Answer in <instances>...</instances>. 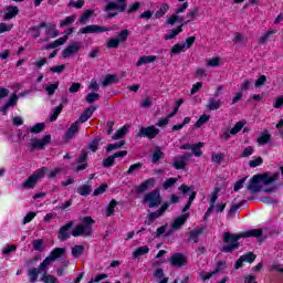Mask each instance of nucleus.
<instances>
[{
    "label": "nucleus",
    "instance_id": "obj_64",
    "mask_svg": "<svg viewBox=\"0 0 283 283\" xmlns=\"http://www.w3.org/2000/svg\"><path fill=\"white\" fill-rule=\"evenodd\" d=\"M282 105H283V95L279 96V97L274 101L273 107H274L275 109H280V107H282Z\"/></svg>",
    "mask_w": 283,
    "mask_h": 283
},
{
    "label": "nucleus",
    "instance_id": "obj_41",
    "mask_svg": "<svg viewBox=\"0 0 283 283\" xmlns=\"http://www.w3.org/2000/svg\"><path fill=\"white\" fill-rule=\"evenodd\" d=\"M180 52H187L182 43L175 44L170 50V55L174 56L176 54H180Z\"/></svg>",
    "mask_w": 283,
    "mask_h": 283
},
{
    "label": "nucleus",
    "instance_id": "obj_27",
    "mask_svg": "<svg viewBox=\"0 0 283 283\" xmlns=\"http://www.w3.org/2000/svg\"><path fill=\"white\" fill-rule=\"evenodd\" d=\"M114 83H118V77L116 75H106L102 78L103 87L114 85Z\"/></svg>",
    "mask_w": 283,
    "mask_h": 283
},
{
    "label": "nucleus",
    "instance_id": "obj_45",
    "mask_svg": "<svg viewBox=\"0 0 283 283\" xmlns=\"http://www.w3.org/2000/svg\"><path fill=\"white\" fill-rule=\"evenodd\" d=\"M247 125V122H238L234 124V126L230 129V134L232 136H235L244 126Z\"/></svg>",
    "mask_w": 283,
    "mask_h": 283
},
{
    "label": "nucleus",
    "instance_id": "obj_29",
    "mask_svg": "<svg viewBox=\"0 0 283 283\" xmlns=\"http://www.w3.org/2000/svg\"><path fill=\"white\" fill-rule=\"evenodd\" d=\"M65 255V248H57L51 252L49 258L54 262V260H59L60 258H63Z\"/></svg>",
    "mask_w": 283,
    "mask_h": 283
},
{
    "label": "nucleus",
    "instance_id": "obj_58",
    "mask_svg": "<svg viewBox=\"0 0 283 283\" xmlns=\"http://www.w3.org/2000/svg\"><path fill=\"white\" fill-rule=\"evenodd\" d=\"M241 258H243V262H249L250 264L255 262V254H253L252 252L243 254Z\"/></svg>",
    "mask_w": 283,
    "mask_h": 283
},
{
    "label": "nucleus",
    "instance_id": "obj_63",
    "mask_svg": "<svg viewBox=\"0 0 283 283\" xmlns=\"http://www.w3.org/2000/svg\"><path fill=\"white\" fill-rule=\"evenodd\" d=\"M33 249L34 251H43V240H35L33 241Z\"/></svg>",
    "mask_w": 283,
    "mask_h": 283
},
{
    "label": "nucleus",
    "instance_id": "obj_28",
    "mask_svg": "<svg viewBox=\"0 0 283 283\" xmlns=\"http://www.w3.org/2000/svg\"><path fill=\"white\" fill-rule=\"evenodd\" d=\"M39 273H42L39 268H32L28 272V277L30 283H35L39 280Z\"/></svg>",
    "mask_w": 283,
    "mask_h": 283
},
{
    "label": "nucleus",
    "instance_id": "obj_14",
    "mask_svg": "<svg viewBox=\"0 0 283 283\" xmlns=\"http://www.w3.org/2000/svg\"><path fill=\"white\" fill-rule=\"evenodd\" d=\"M256 143L258 145H260V147L269 145V143H271V132H269V129H264L263 132H261L256 138Z\"/></svg>",
    "mask_w": 283,
    "mask_h": 283
},
{
    "label": "nucleus",
    "instance_id": "obj_61",
    "mask_svg": "<svg viewBox=\"0 0 283 283\" xmlns=\"http://www.w3.org/2000/svg\"><path fill=\"white\" fill-rule=\"evenodd\" d=\"M241 156H242V158H249V156H253V147L252 146L245 147L243 149Z\"/></svg>",
    "mask_w": 283,
    "mask_h": 283
},
{
    "label": "nucleus",
    "instance_id": "obj_16",
    "mask_svg": "<svg viewBox=\"0 0 283 283\" xmlns=\"http://www.w3.org/2000/svg\"><path fill=\"white\" fill-rule=\"evenodd\" d=\"M18 102H19V96L17 95V93H13L11 97L8 99L7 104H4L1 107L0 112H2V114H7L8 109H10V107H15Z\"/></svg>",
    "mask_w": 283,
    "mask_h": 283
},
{
    "label": "nucleus",
    "instance_id": "obj_25",
    "mask_svg": "<svg viewBox=\"0 0 283 283\" xmlns=\"http://www.w3.org/2000/svg\"><path fill=\"white\" fill-rule=\"evenodd\" d=\"M43 90L46 92L48 96H54V92L59 90V82L44 84Z\"/></svg>",
    "mask_w": 283,
    "mask_h": 283
},
{
    "label": "nucleus",
    "instance_id": "obj_59",
    "mask_svg": "<svg viewBox=\"0 0 283 283\" xmlns=\"http://www.w3.org/2000/svg\"><path fill=\"white\" fill-rule=\"evenodd\" d=\"M270 271H276V273H283V264L275 262L270 266Z\"/></svg>",
    "mask_w": 283,
    "mask_h": 283
},
{
    "label": "nucleus",
    "instance_id": "obj_13",
    "mask_svg": "<svg viewBox=\"0 0 283 283\" xmlns=\"http://www.w3.org/2000/svg\"><path fill=\"white\" fill-rule=\"evenodd\" d=\"M169 262L172 266H185L187 264V258L180 253H176L170 256Z\"/></svg>",
    "mask_w": 283,
    "mask_h": 283
},
{
    "label": "nucleus",
    "instance_id": "obj_33",
    "mask_svg": "<svg viewBox=\"0 0 283 283\" xmlns=\"http://www.w3.org/2000/svg\"><path fill=\"white\" fill-rule=\"evenodd\" d=\"M45 174H48V168L42 167L38 170H35L32 176L35 178V180L39 182V180H43L45 178Z\"/></svg>",
    "mask_w": 283,
    "mask_h": 283
},
{
    "label": "nucleus",
    "instance_id": "obj_17",
    "mask_svg": "<svg viewBox=\"0 0 283 283\" xmlns=\"http://www.w3.org/2000/svg\"><path fill=\"white\" fill-rule=\"evenodd\" d=\"M41 28H45V35L49 39H56L59 35V30H56V24H41Z\"/></svg>",
    "mask_w": 283,
    "mask_h": 283
},
{
    "label": "nucleus",
    "instance_id": "obj_12",
    "mask_svg": "<svg viewBox=\"0 0 283 283\" xmlns=\"http://www.w3.org/2000/svg\"><path fill=\"white\" fill-rule=\"evenodd\" d=\"M78 50H81V43L73 42L62 51V56H64V59H70V56H72V54H76Z\"/></svg>",
    "mask_w": 283,
    "mask_h": 283
},
{
    "label": "nucleus",
    "instance_id": "obj_31",
    "mask_svg": "<svg viewBox=\"0 0 283 283\" xmlns=\"http://www.w3.org/2000/svg\"><path fill=\"white\" fill-rule=\"evenodd\" d=\"M189 158H191V154L185 155L184 158L175 159V167L177 169H185V166L187 165L185 161L189 160Z\"/></svg>",
    "mask_w": 283,
    "mask_h": 283
},
{
    "label": "nucleus",
    "instance_id": "obj_57",
    "mask_svg": "<svg viewBox=\"0 0 283 283\" xmlns=\"http://www.w3.org/2000/svg\"><path fill=\"white\" fill-rule=\"evenodd\" d=\"M187 8H189V3L184 2L182 4H180L179 7L176 8L175 10V17H178V14H182V12H185L187 10Z\"/></svg>",
    "mask_w": 283,
    "mask_h": 283
},
{
    "label": "nucleus",
    "instance_id": "obj_32",
    "mask_svg": "<svg viewBox=\"0 0 283 283\" xmlns=\"http://www.w3.org/2000/svg\"><path fill=\"white\" fill-rule=\"evenodd\" d=\"M213 275H218V271H212V272L201 271L199 273V280H201V282H209V280H211Z\"/></svg>",
    "mask_w": 283,
    "mask_h": 283
},
{
    "label": "nucleus",
    "instance_id": "obj_24",
    "mask_svg": "<svg viewBox=\"0 0 283 283\" xmlns=\"http://www.w3.org/2000/svg\"><path fill=\"white\" fill-rule=\"evenodd\" d=\"M222 105V102L220 99H216L214 97H211L209 101H208V104H207V109H209L210 112H216V109H220Z\"/></svg>",
    "mask_w": 283,
    "mask_h": 283
},
{
    "label": "nucleus",
    "instance_id": "obj_39",
    "mask_svg": "<svg viewBox=\"0 0 283 283\" xmlns=\"http://www.w3.org/2000/svg\"><path fill=\"white\" fill-rule=\"evenodd\" d=\"M36 182H39L35 177L32 175L22 184L24 189H32L33 187H36Z\"/></svg>",
    "mask_w": 283,
    "mask_h": 283
},
{
    "label": "nucleus",
    "instance_id": "obj_40",
    "mask_svg": "<svg viewBox=\"0 0 283 283\" xmlns=\"http://www.w3.org/2000/svg\"><path fill=\"white\" fill-rule=\"evenodd\" d=\"M41 282H43V283H59V279H56V276L48 274V272H45L44 274H42Z\"/></svg>",
    "mask_w": 283,
    "mask_h": 283
},
{
    "label": "nucleus",
    "instance_id": "obj_20",
    "mask_svg": "<svg viewBox=\"0 0 283 283\" xmlns=\"http://www.w3.org/2000/svg\"><path fill=\"white\" fill-rule=\"evenodd\" d=\"M158 56L156 55H144L140 56L136 63L137 67H140L143 65H149L150 63H156V60Z\"/></svg>",
    "mask_w": 283,
    "mask_h": 283
},
{
    "label": "nucleus",
    "instance_id": "obj_62",
    "mask_svg": "<svg viewBox=\"0 0 283 283\" xmlns=\"http://www.w3.org/2000/svg\"><path fill=\"white\" fill-rule=\"evenodd\" d=\"M99 95L97 93H88L86 96V103H94V101H98Z\"/></svg>",
    "mask_w": 283,
    "mask_h": 283
},
{
    "label": "nucleus",
    "instance_id": "obj_18",
    "mask_svg": "<svg viewBox=\"0 0 283 283\" xmlns=\"http://www.w3.org/2000/svg\"><path fill=\"white\" fill-rule=\"evenodd\" d=\"M17 14H19V8L8 6L4 8L3 19H4V21H10L11 19H14V17H17Z\"/></svg>",
    "mask_w": 283,
    "mask_h": 283
},
{
    "label": "nucleus",
    "instance_id": "obj_11",
    "mask_svg": "<svg viewBox=\"0 0 283 283\" xmlns=\"http://www.w3.org/2000/svg\"><path fill=\"white\" fill-rule=\"evenodd\" d=\"M72 32H74V29H67L65 31V35H63L62 38L55 40L54 42H52L51 44L48 45L46 50H52L54 48H59L60 45H63L67 42V39L70 38V34H72Z\"/></svg>",
    "mask_w": 283,
    "mask_h": 283
},
{
    "label": "nucleus",
    "instance_id": "obj_9",
    "mask_svg": "<svg viewBox=\"0 0 283 283\" xmlns=\"http://www.w3.org/2000/svg\"><path fill=\"white\" fill-rule=\"evenodd\" d=\"M188 219H189V213H184V214L177 217L170 226L168 235H171V233H174V231H178V229H180V227H182V224H185Z\"/></svg>",
    "mask_w": 283,
    "mask_h": 283
},
{
    "label": "nucleus",
    "instance_id": "obj_49",
    "mask_svg": "<svg viewBox=\"0 0 283 283\" xmlns=\"http://www.w3.org/2000/svg\"><path fill=\"white\" fill-rule=\"evenodd\" d=\"M129 129V126H123L122 128H119L116 134L113 136L114 140H118V138H123L125 136V134H127Z\"/></svg>",
    "mask_w": 283,
    "mask_h": 283
},
{
    "label": "nucleus",
    "instance_id": "obj_4",
    "mask_svg": "<svg viewBox=\"0 0 283 283\" xmlns=\"http://www.w3.org/2000/svg\"><path fill=\"white\" fill-rule=\"evenodd\" d=\"M92 224H94V219L92 217H83L82 224H78L74 228L72 235L78 238V235H91L92 234Z\"/></svg>",
    "mask_w": 283,
    "mask_h": 283
},
{
    "label": "nucleus",
    "instance_id": "obj_3",
    "mask_svg": "<svg viewBox=\"0 0 283 283\" xmlns=\"http://www.w3.org/2000/svg\"><path fill=\"white\" fill-rule=\"evenodd\" d=\"M241 238H244L242 235V232L239 234H231L229 232H226L223 234V242L226 245H223L222 251L223 253H231V251H235V249H238V247H240L239 240H241Z\"/></svg>",
    "mask_w": 283,
    "mask_h": 283
},
{
    "label": "nucleus",
    "instance_id": "obj_56",
    "mask_svg": "<svg viewBox=\"0 0 283 283\" xmlns=\"http://www.w3.org/2000/svg\"><path fill=\"white\" fill-rule=\"evenodd\" d=\"M129 36V31L123 30L118 36L116 38L119 43H125L127 41V38Z\"/></svg>",
    "mask_w": 283,
    "mask_h": 283
},
{
    "label": "nucleus",
    "instance_id": "obj_55",
    "mask_svg": "<svg viewBox=\"0 0 283 283\" xmlns=\"http://www.w3.org/2000/svg\"><path fill=\"white\" fill-rule=\"evenodd\" d=\"M178 182V178H168L164 182V189H170V187H174Z\"/></svg>",
    "mask_w": 283,
    "mask_h": 283
},
{
    "label": "nucleus",
    "instance_id": "obj_42",
    "mask_svg": "<svg viewBox=\"0 0 283 283\" xmlns=\"http://www.w3.org/2000/svg\"><path fill=\"white\" fill-rule=\"evenodd\" d=\"M209 118H211V116L203 114L199 117V119L195 123V127L196 129H200V127H202V125H205V123H209Z\"/></svg>",
    "mask_w": 283,
    "mask_h": 283
},
{
    "label": "nucleus",
    "instance_id": "obj_38",
    "mask_svg": "<svg viewBox=\"0 0 283 283\" xmlns=\"http://www.w3.org/2000/svg\"><path fill=\"white\" fill-rule=\"evenodd\" d=\"M147 253H149V247L144 245V247L137 248V249L133 252V256H134V258H140V255H147Z\"/></svg>",
    "mask_w": 283,
    "mask_h": 283
},
{
    "label": "nucleus",
    "instance_id": "obj_47",
    "mask_svg": "<svg viewBox=\"0 0 283 283\" xmlns=\"http://www.w3.org/2000/svg\"><path fill=\"white\" fill-rule=\"evenodd\" d=\"M169 12V4L164 3L160 6L159 10L156 12V18L160 19V17H165Z\"/></svg>",
    "mask_w": 283,
    "mask_h": 283
},
{
    "label": "nucleus",
    "instance_id": "obj_50",
    "mask_svg": "<svg viewBox=\"0 0 283 283\" xmlns=\"http://www.w3.org/2000/svg\"><path fill=\"white\" fill-rule=\"evenodd\" d=\"M84 251H85V247H83V245H75L72 249V256L73 258H78V255H83Z\"/></svg>",
    "mask_w": 283,
    "mask_h": 283
},
{
    "label": "nucleus",
    "instance_id": "obj_5",
    "mask_svg": "<svg viewBox=\"0 0 283 283\" xmlns=\"http://www.w3.org/2000/svg\"><path fill=\"white\" fill-rule=\"evenodd\" d=\"M104 10L105 12H108L107 19H112V17H116L115 11L125 12L127 10V0H116L115 2H108Z\"/></svg>",
    "mask_w": 283,
    "mask_h": 283
},
{
    "label": "nucleus",
    "instance_id": "obj_60",
    "mask_svg": "<svg viewBox=\"0 0 283 283\" xmlns=\"http://www.w3.org/2000/svg\"><path fill=\"white\" fill-rule=\"evenodd\" d=\"M262 163H263L262 157H256L255 159L250 160L249 165H250V167L255 168V167H260V165H262Z\"/></svg>",
    "mask_w": 283,
    "mask_h": 283
},
{
    "label": "nucleus",
    "instance_id": "obj_15",
    "mask_svg": "<svg viewBox=\"0 0 283 283\" xmlns=\"http://www.w3.org/2000/svg\"><path fill=\"white\" fill-rule=\"evenodd\" d=\"M155 185H156V179L154 178L147 179L136 188V193H145V191H148V189H153Z\"/></svg>",
    "mask_w": 283,
    "mask_h": 283
},
{
    "label": "nucleus",
    "instance_id": "obj_26",
    "mask_svg": "<svg viewBox=\"0 0 283 283\" xmlns=\"http://www.w3.org/2000/svg\"><path fill=\"white\" fill-rule=\"evenodd\" d=\"M78 122H75L71 125V127L66 130L65 138L66 140H72L75 134L78 132Z\"/></svg>",
    "mask_w": 283,
    "mask_h": 283
},
{
    "label": "nucleus",
    "instance_id": "obj_23",
    "mask_svg": "<svg viewBox=\"0 0 283 283\" xmlns=\"http://www.w3.org/2000/svg\"><path fill=\"white\" fill-rule=\"evenodd\" d=\"M180 32H182V24L179 25L177 29H171V30H169V31L164 35V39H165V41H171V39L177 38L178 34H180Z\"/></svg>",
    "mask_w": 283,
    "mask_h": 283
},
{
    "label": "nucleus",
    "instance_id": "obj_44",
    "mask_svg": "<svg viewBox=\"0 0 283 283\" xmlns=\"http://www.w3.org/2000/svg\"><path fill=\"white\" fill-rule=\"evenodd\" d=\"M116 207H118V201L113 199L109 202V205L107 206V208H106V216H107V218L112 217V214L114 213Z\"/></svg>",
    "mask_w": 283,
    "mask_h": 283
},
{
    "label": "nucleus",
    "instance_id": "obj_34",
    "mask_svg": "<svg viewBox=\"0 0 283 283\" xmlns=\"http://www.w3.org/2000/svg\"><path fill=\"white\" fill-rule=\"evenodd\" d=\"M207 67H220L222 60L220 57H211L206 61Z\"/></svg>",
    "mask_w": 283,
    "mask_h": 283
},
{
    "label": "nucleus",
    "instance_id": "obj_7",
    "mask_svg": "<svg viewBox=\"0 0 283 283\" xmlns=\"http://www.w3.org/2000/svg\"><path fill=\"white\" fill-rule=\"evenodd\" d=\"M111 30V28L91 24L80 29V34H101L103 32H109Z\"/></svg>",
    "mask_w": 283,
    "mask_h": 283
},
{
    "label": "nucleus",
    "instance_id": "obj_46",
    "mask_svg": "<svg viewBox=\"0 0 283 283\" xmlns=\"http://www.w3.org/2000/svg\"><path fill=\"white\" fill-rule=\"evenodd\" d=\"M76 21V15H69L60 22V28H66V25H72Z\"/></svg>",
    "mask_w": 283,
    "mask_h": 283
},
{
    "label": "nucleus",
    "instance_id": "obj_52",
    "mask_svg": "<svg viewBox=\"0 0 283 283\" xmlns=\"http://www.w3.org/2000/svg\"><path fill=\"white\" fill-rule=\"evenodd\" d=\"M34 218H36V212H28L23 220H22V223L23 224H30L31 221L34 220Z\"/></svg>",
    "mask_w": 283,
    "mask_h": 283
},
{
    "label": "nucleus",
    "instance_id": "obj_51",
    "mask_svg": "<svg viewBox=\"0 0 283 283\" xmlns=\"http://www.w3.org/2000/svg\"><path fill=\"white\" fill-rule=\"evenodd\" d=\"M196 196H197V192L196 191H191L190 197L188 199V203L182 209L184 213L186 211H189V209L191 208V202H193V200H196Z\"/></svg>",
    "mask_w": 283,
    "mask_h": 283
},
{
    "label": "nucleus",
    "instance_id": "obj_30",
    "mask_svg": "<svg viewBox=\"0 0 283 283\" xmlns=\"http://www.w3.org/2000/svg\"><path fill=\"white\" fill-rule=\"evenodd\" d=\"M262 235V229H252L242 232L243 238H260Z\"/></svg>",
    "mask_w": 283,
    "mask_h": 283
},
{
    "label": "nucleus",
    "instance_id": "obj_2",
    "mask_svg": "<svg viewBox=\"0 0 283 283\" xmlns=\"http://www.w3.org/2000/svg\"><path fill=\"white\" fill-rule=\"evenodd\" d=\"M198 17H200V8L192 7L186 14V18H182L179 15H171L168 19V24L174 25L176 23H181V25H187V23H191V21H196Z\"/></svg>",
    "mask_w": 283,
    "mask_h": 283
},
{
    "label": "nucleus",
    "instance_id": "obj_21",
    "mask_svg": "<svg viewBox=\"0 0 283 283\" xmlns=\"http://www.w3.org/2000/svg\"><path fill=\"white\" fill-rule=\"evenodd\" d=\"M94 112H96V107L95 106H91L87 109L84 111V113L81 115L80 120H77V123H87V120H90V118H92V114H94Z\"/></svg>",
    "mask_w": 283,
    "mask_h": 283
},
{
    "label": "nucleus",
    "instance_id": "obj_54",
    "mask_svg": "<svg viewBox=\"0 0 283 283\" xmlns=\"http://www.w3.org/2000/svg\"><path fill=\"white\" fill-rule=\"evenodd\" d=\"M67 264H70V261H64L62 263V266H60L57 270H56V275L59 277L65 275V270L67 269Z\"/></svg>",
    "mask_w": 283,
    "mask_h": 283
},
{
    "label": "nucleus",
    "instance_id": "obj_1",
    "mask_svg": "<svg viewBox=\"0 0 283 283\" xmlns=\"http://www.w3.org/2000/svg\"><path fill=\"white\" fill-rule=\"evenodd\" d=\"M280 179V172H264L254 175L250 182L247 186V189L251 191V193H260V191H264L265 193H272L277 189L275 182Z\"/></svg>",
    "mask_w": 283,
    "mask_h": 283
},
{
    "label": "nucleus",
    "instance_id": "obj_8",
    "mask_svg": "<svg viewBox=\"0 0 283 283\" xmlns=\"http://www.w3.org/2000/svg\"><path fill=\"white\" fill-rule=\"evenodd\" d=\"M144 200L150 208L158 207V205L163 202V199L160 198V192L158 191L147 193Z\"/></svg>",
    "mask_w": 283,
    "mask_h": 283
},
{
    "label": "nucleus",
    "instance_id": "obj_53",
    "mask_svg": "<svg viewBox=\"0 0 283 283\" xmlns=\"http://www.w3.org/2000/svg\"><path fill=\"white\" fill-rule=\"evenodd\" d=\"M83 6H85V1H83V0H77V1L71 0L69 2L70 8H76L77 10H81V8H83Z\"/></svg>",
    "mask_w": 283,
    "mask_h": 283
},
{
    "label": "nucleus",
    "instance_id": "obj_10",
    "mask_svg": "<svg viewBox=\"0 0 283 283\" xmlns=\"http://www.w3.org/2000/svg\"><path fill=\"white\" fill-rule=\"evenodd\" d=\"M158 134H160V129L156 128V126L143 127L139 130L142 138H156Z\"/></svg>",
    "mask_w": 283,
    "mask_h": 283
},
{
    "label": "nucleus",
    "instance_id": "obj_35",
    "mask_svg": "<svg viewBox=\"0 0 283 283\" xmlns=\"http://www.w3.org/2000/svg\"><path fill=\"white\" fill-rule=\"evenodd\" d=\"M202 147H205V143L202 142L198 144H192L191 151L197 158H200V156H202V150H200L202 149Z\"/></svg>",
    "mask_w": 283,
    "mask_h": 283
},
{
    "label": "nucleus",
    "instance_id": "obj_43",
    "mask_svg": "<svg viewBox=\"0 0 283 283\" xmlns=\"http://www.w3.org/2000/svg\"><path fill=\"white\" fill-rule=\"evenodd\" d=\"M94 14V10L88 9L80 17V23L85 24L90 21V18Z\"/></svg>",
    "mask_w": 283,
    "mask_h": 283
},
{
    "label": "nucleus",
    "instance_id": "obj_22",
    "mask_svg": "<svg viewBox=\"0 0 283 283\" xmlns=\"http://www.w3.org/2000/svg\"><path fill=\"white\" fill-rule=\"evenodd\" d=\"M72 222L66 223L64 227L60 229L59 239L63 242L70 238V230L72 229Z\"/></svg>",
    "mask_w": 283,
    "mask_h": 283
},
{
    "label": "nucleus",
    "instance_id": "obj_48",
    "mask_svg": "<svg viewBox=\"0 0 283 283\" xmlns=\"http://www.w3.org/2000/svg\"><path fill=\"white\" fill-rule=\"evenodd\" d=\"M43 127H45L44 123H38L34 126L29 127V132L31 134H40V132H43Z\"/></svg>",
    "mask_w": 283,
    "mask_h": 283
},
{
    "label": "nucleus",
    "instance_id": "obj_6",
    "mask_svg": "<svg viewBox=\"0 0 283 283\" xmlns=\"http://www.w3.org/2000/svg\"><path fill=\"white\" fill-rule=\"evenodd\" d=\"M51 140H52V136L50 135H46L41 139L32 138L30 140L29 147L31 151H34V149H44L46 145H50Z\"/></svg>",
    "mask_w": 283,
    "mask_h": 283
},
{
    "label": "nucleus",
    "instance_id": "obj_36",
    "mask_svg": "<svg viewBox=\"0 0 283 283\" xmlns=\"http://www.w3.org/2000/svg\"><path fill=\"white\" fill-rule=\"evenodd\" d=\"M52 259L50 256L45 258L43 262L39 265V271L42 272V274L48 273V268L50 264H52Z\"/></svg>",
    "mask_w": 283,
    "mask_h": 283
},
{
    "label": "nucleus",
    "instance_id": "obj_19",
    "mask_svg": "<svg viewBox=\"0 0 283 283\" xmlns=\"http://www.w3.org/2000/svg\"><path fill=\"white\" fill-rule=\"evenodd\" d=\"M167 209H169V203L166 202L160 207L158 211L150 213L148 217V224H151L154 220H157V218H160V216H163V213H165Z\"/></svg>",
    "mask_w": 283,
    "mask_h": 283
},
{
    "label": "nucleus",
    "instance_id": "obj_37",
    "mask_svg": "<svg viewBox=\"0 0 283 283\" xmlns=\"http://www.w3.org/2000/svg\"><path fill=\"white\" fill-rule=\"evenodd\" d=\"M77 193L80 196H90L92 193V186L82 185V186L77 187Z\"/></svg>",
    "mask_w": 283,
    "mask_h": 283
}]
</instances>
